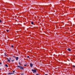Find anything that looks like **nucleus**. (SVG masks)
Here are the masks:
<instances>
[{
  "label": "nucleus",
  "instance_id": "4468645a",
  "mask_svg": "<svg viewBox=\"0 0 75 75\" xmlns=\"http://www.w3.org/2000/svg\"><path fill=\"white\" fill-rule=\"evenodd\" d=\"M73 67H75V66L73 65Z\"/></svg>",
  "mask_w": 75,
  "mask_h": 75
},
{
  "label": "nucleus",
  "instance_id": "2eb2a0df",
  "mask_svg": "<svg viewBox=\"0 0 75 75\" xmlns=\"http://www.w3.org/2000/svg\"><path fill=\"white\" fill-rule=\"evenodd\" d=\"M9 59H11V58L9 57Z\"/></svg>",
  "mask_w": 75,
  "mask_h": 75
},
{
  "label": "nucleus",
  "instance_id": "aec40b11",
  "mask_svg": "<svg viewBox=\"0 0 75 75\" xmlns=\"http://www.w3.org/2000/svg\"><path fill=\"white\" fill-rule=\"evenodd\" d=\"M0 64H1V62L0 63Z\"/></svg>",
  "mask_w": 75,
  "mask_h": 75
},
{
  "label": "nucleus",
  "instance_id": "39448f33",
  "mask_svg": "<svg viewBox=\"0 0 75 75\" xmlns=\"http://www.w3.org/2000/svg\"><path fill=\"white\" fill-rule=\"evenodd\" d=\"M67 50L69 51H71V49H70V48H69L67 49Z\"/></svg>",
  "mask_w": 75,
  "mask_h": 75
},
{
  "label": "nucleus",
  "instance_id": "1a4fd4ad",
  "mask_svg": "<svg viewBox=\"0 0 75 75\" xmlns=\"http://www.w3.org/2000/svg\"><path fill=\"white\" fill-rule=\"evenodd\" d=\"M31 23L32 24H34V23H33V22H31Z\"/></svg>",
  "mask_w": 75,
  "mask_h": 75
},
{
  "label": "nucleus",
  "instance_id": "7ed1b4c3",
  "mask_svg": "<svg viewBox=\"0 0 75 75\" xmlns=\"http://www.w3.org/2000/svg\"><path fill=\"white\" fill-rule=\"evenodd\" d=\"M30 67H32L33 65V64H32V63H30Z\"/></svg>",
  "mask_w": 75,
  "mask_h": 75
},
{
  "label": "nucleus",
  "instance_id": "6e6552de",
  "mask_svg": "<svg viewBox=\"0 0 75 75\" xmlns=\"http://www.w3.org/2000/svg\"><path fill=\"white\" fill-rule=\"evenodd\" d=\"M5 66L6 67H8V65H7V64H6Z\"/></svg>",
  "mask_w": 75,
  "mask_h": 75
},
{
  "label": "nucleus",
  "instance_id": "f257e3e1",
  "mask_svg": "<svg viewBox=\"0 0 75 75\" xmlns=\"http://www.w3.org/2000/svg\"><path fill=\"white\" fill-rule=\"evenodd\" d=\"M17 67L20 68L21 69H23V67L21 66H17Z\"/></svg>",
  "mask_w": 75,
  "mask_h": 75
},
{
  "label": "nucleus",
  "instance_id": "0eeeda50",
  "mask_svg": "<svg viewBox=\"0 0 75 75\" xmlns=\"http://www.w3.org/2000/svg\"><path fill=\"white\" fill-rule=\"evenodd\" d=\"M10 30H6V31L7 32H9V31Z\"/></svg>",
  "mask_w": 75,
  "mask_h": 75
},
{
  "label": "nucleus",
  "instance_id": "412c9836",
  "mask_svg": "<svg viewBox=\"0 0 75 75\" xmlns=\"http://www.w3.org/2000/svg\"><path fill=\"white\" fill-rule=\"evenodd\" d=\"M27 57H28V58L29 57V56H28Z\"/></svg>",
  "mask_w": 75,
  "mask_h": 75
},
{
  "label": "nucleus",
  "instance_id": "9b49d317",
  "mask_svg": "<svg viewBox=\"0 0 75 75\" xmlns=\"http://www.w3.org/2000/svg\"><path fill=\"white\" fill-rule=\"evenodd\" d=\"M11 47H12V48H13V47H14V46H13V45H12Z\"/></svg>",
  "mask_w": 75,
  "mask_h": 75
},
{
  "label": "nucleus",
  "instance_id": "f03ea898",
  "mask_svg": "<svg viewBox=\"0 0 75 75\" xmlns=\"http://www.w3.org/2000/svg\"><path fill=\"white\" fill-rule=\"evenodd\" d=\"M32 71L33 72V73L36 72V70H35L32 69Z\"/></svg>",
  "mask_w": 75,
  "mask_h": 75
},
{
  "label": "nucleus",
  "instance_id": "9d476101",
  "mask_svg": "<svg viewBox=\"0 0 75 75\" xmlns=\"http://www.w3.org/2000/svg\"><path fill=\"white\" fill-rule=\"evenodd\" d=\"M8 74H13V73H9Z\"/></svg>",
  "mask_w": 75,
  "mask_h": 75
},
{
  "label": "nucleus",
  "instance_id": "423d86ee",
  "mask_svg": "<svg viewBox=\"0 0 75 75\" xmlns=\"http://www.w3.org/2000/svg\"><path fill=\"white\" fill-rule=\"evenodd\" d=\"M16 60L17 61L18 59V57H17L16 58Z\"/></svg>",
  "mask_w": 75,
  "mask_h": 75
},
{
  "label": "nucleus",
  "instance_id": "20e7f679",
  "mask_svg": "<svg viewBox=\"0 0 75 75\" xmlns=\"http://www.w3.org/2000/svg\"><path fill=\"white\" fill-rule=\"evenodd\" d=\"M7 59L8 60V62H10V59H8V58H7Z\"/></svg>",
  "mask_w": 75,
  "mask_h": 75
},
{
  "label": "nucleus",
  "instance_id": "a211bd4d",
  "mask_svg": "<svg viewBox=\"0 0 75 75\" xmlns=\"http://www.w3.org/2000/svg\"><path fill=\"white\" fill-rule=\"evenodd\" d=\"M39 75V74H36V75Z\"/></svg>",
  "mask_w": 75,
  "mask_h": 75
},
{
  "label": "nucleus",
  "instance_id": "6ab92c4d",
  "mask_svg": "<svg viewBox=\"0 0 75 75\" xmlns=\"http://www.w3.org/2000/svg\"><path fill=\"white\" fill-rule=\"evenodd\" d=\"M24 66H27V65L25 64V65H24Z\"/></svg>",
  "mask_w": 75,
  "mask_h": 75
},
{
  "label": "nucleus",
  "instance_id": "dca6fc26",
  "mask_svg": "<svg viewBox=\"0 0 75 75\" xmlns=\"http://www.w3.org/2000/svg\"><path fill=\"white\" fill-rule=\"evenodd\" d=\"M21 75H24V74L23 73L21 74Z\"/></svg>",
  "mask_w": 75,
  "mask_h": 75
},
{
  "label": "nucleus",
  "instance_id": "5701e85b",
  "mask_svg": "<svg viewBox=\"0 0 75 75\" xmlns=\"http://www.w3.org/2000/svg\"><path fill=\"white\" fill-rule=\"evenodd\" d=\"M0 70H1V69H0Z\"/></svg>",
  "mask_w": 75,
  "mask_h": 75
},
{
  "label": "nucleus",
  "instance_id": "f8f14e48",
  "mask_svg": "<svg viewBox=\"0 0 75 75\" xmlns=\"http://www.w3.org/2000/svg\"><path fill=\"white\" fill-rule=\"evenodd\" d=\"M12 62H13V61H14V59L13 60H12Z\"/></svg>",
  "mask_w": 75,
  "mask_h": 75
},
{
  "label": "nucleus",
  "instance_id": "ddd939ff",
  "mask_svg": "<svg viewBox=\"0 0 75 75\" xmlns=\"http://www.w3.org/2000/svg\"><path fill=\"white\" fill-rule=\"evenodd\" d=\"M0 23H1V20H0Z\"/></svg>",
  "mask_w": 75,
  "mask_h": 75
},
{
  "label": "nucleus",
  "instance_id": "f3484780",
  "mask_svg": "<svg viewBox=\"0 0 75 75\" xmlns=\"http://www.w3.org/2000/svg\"><path fill=\"white\" fill-rule=\"evenodd\" d=\"M15 72V71L14 70L13 71V72Z\"/></svg>",
  "mask_w": 75,
  "mask_h": 75
},
{
  "label": "nucleus",
  "instance_id": "4be33fe9",
  "mask_svg": "<svg viewBox=\"0 0 75 75\" xmlns=\"http://www.w3.org/2000/svg\"><path fill=\"white\" fill-rule=\"evenodd\" d=\"M19 64H20V62H19Z\"/></svg>",
  "mask_w": 75,
  "mask_h": 75
}]
</instances>
